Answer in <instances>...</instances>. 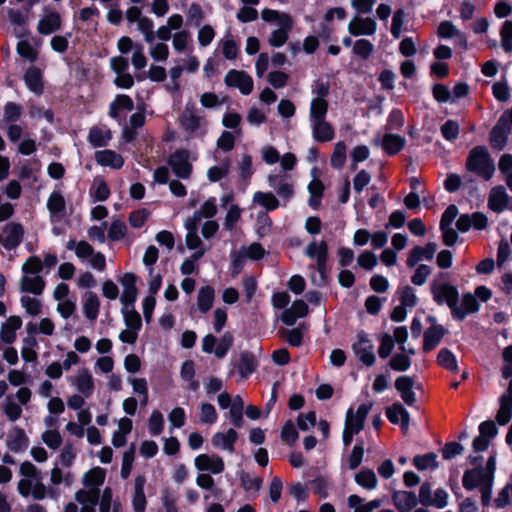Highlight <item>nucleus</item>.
<instances>
[{
    "label": "nucleus",
    "instance_id": "obj_27",
    "mask_svg": "<svg viewBox=\"0 0 512 512\" xmlns=\"http://www.w3.org/2000/svg\"><path fill=\"white\" fill-rule=\"evenodd\" d=\"M478 308L479 304L476 297L466 293L463 295L460 304L459 301L456 302L451 314L455 319L463 320L468 314L476 312Z\"/></svg>",
    "mask_w": 512,
    "mask_h": 512
},
{
    "label": "nucleus",
    "instance_id": "obj_46",
    "mask_svg": "<svg viewBox=\"0 0 512 512\" xmlns=\"http://www.w3.org/2000/svg\"><path fill=\"white\" fill-rule=\"evenodd\" d=\"M218 48L227 60H235L239 53V45L230 33L219 40Z\"/></svg>",
    "mask_w": 512,
    "mask_h": 512
},
{
    "label": "nucleus",
    "instance_id": "obj_44",
    "mask_svg": "<svg viewBox=\"0 0 512 512\" xmlns=\"http://www.w3.org/2000/svg\"><path fill=\"white\" fill-rule=\"evenodd\" d=\"M405 142L404 137L398 134L387 133L383 136L381 145L387 154L395 155L404 147Z\"/></svg>",
    "mask_w": 512,
    "mask_h": 512
},
{
    "label": "nucleus",
    "instance_id": "obj_14",
    "mask_svg": "<svg viewBox=\"0 0 512 512\" xmlns=\"http://www.w3.org/2000/svg\"><path fill=\"white\" fill-rule=\"evenodd\" d=\"M189 152L187 150H177L170 155L168 164L173 173L182 179H188L192 172V164L189 160Z\"/></svg>",
    "mask_w": 512,
    "mask_h": 512
},
{
    "label": "nucleus",
    "instance_id": "obj_40",
    "mask_svg": "<svg viewBox=\"0 0 512 512\" xmlns=\"http://www.w3.org/2000/svg\"><path fill=\"white\" fill-rule=\"evenodd\" d=\"M145 482L146 480L143 476H138L135 479L134 494L132 497L134 512H145L146 510L147 501L144 493Z\"/></svg>",
    "mask_w": 512,
    "mask_h": 512
},
{
    "label": "nucleus",
    "instance_id": "obj_16",
    "mask_svg": "<svg viewBox=\"0 0 512 512\" xmlns=\"http://www.w3.org/2000/svg\"><path fill=\"white\" fill-rule=\"evenodd\" d=\"M224 81L227 86L237 88L243 95H249L254 87L252 77L240 70L228 71Z\"/></svg>",
    "mask_w": 512,
    "mask_h": 512
},
{
    "label": "nucleus",
    "instance_id": "obj_8",
    "mask_svg": "<svg viewBox=\"0 0 512 512\" xmlns=\"http://www.w3.org/2000/svg\"><path fill=\"white\" fill-rule=\"evenodd\" d=\"M431 293L433 299L438 304H446L452 311L456 302L459 301V293L457 288L448 283L434 280L431 283Z\"/></svg>",
    "mask_w": 512,
    "mask_h": 512
},
{
    "label": "nucleus",
    "instance_id": "obj_13",
    "mask_svg": "<svg viewBox=\"0 0 512 512\" xmlns=\"http://www.w3.org/2000/svg\"><path fill=\"white\" fill-rule=\"evenodd\" d=\"M448 493L444 489H436L434 492L429 483L425 482L419 490V501L425 506H433L439 509L448 504Z\"/></svg>",
    "mask_w": 512,
    "mask_h": 512
},
{
    "label": "nucleus",
    "instance_id": "obj_59",
    "mask_svg": "<svg viewBox=\"0 0 512 512\" xmlns=\"http://www.w3.org/2000/svg\"><path fill=\"white\" fill-rule=\"evenodd\" d=\"M23 113V108L20 104L15 102H7L3 108V123H14L17 122Z\"/></svg>",
    "mask_w": 512,
    "mask_h": 512
},
{
    "label": "nucleus",
    "instance_id": "obj_22",
    "mask_svg": "<svg viewBox=\"0 0 512 512\" xmlns=\"http://www.w3.org/2000/svg\"><path fill=\"white\" fill-rule=\"evenodd\" d=\"M5 237L2 244L5 249L13 250L22 242L24 236V228L21 224L9 222L4 227Z\"/></svg>",
    "mask_w": 512,
    "mask_h": 512
},
{
    "label": "nucleus",
    "instance_id": "obj_30",
    "mask_svg": "<svg viewBox=\"0 0 512 512\" xmlns=\"http://www.w3.org/2000/svg\"><path fill=\"white\" fill-rule=\"evenodd\" d=\"M500 408L496 420L500 425L507 424L512 417V379L509 382L507 390L500 397Z\"/></svg>",
    "mask_w": 512,
    "mask_h": 512
},
{
    "label": "nucleus",
    "instance_id": "obj_63",
    "mask_svg": "<svg viewBox=\"0 0 512 512\" xmlns=\"http://www.w3.org/2000/svg\"><path fill=\"white\" fill-rule=\"evenodd\" d=\"M161 503L165 512H180L177 506L178 495L171 489L162 490Z\"/></svg>",
    "mask_w": 512,
    "mask_h": 512
},
{
    "label": "nucleus",
    "instance_id": "obj_62",
    "mask_svg": "<svg viewBox=\"0 0 512 512\" xmlns=\"http://www.w3.org/2000/svg\"><path fill=\"white\" fill-rule=\"evenodd\" d=\"M256 367V361L252 353L243 352L240 355L238 370L242 378L248 377L253 373Z\"/></svg>",
    "mask_w": 512,
    "mask_h": 512
},
{
    "label": "nucleus",
    "instance_id": "obj_10",
    "mask_svg": "<svg viewBox=\"0 0 512 512\" xmlns=\"http://www.w3.org/2000/svg\"><path fill=\"white\" fill-rule=\"evenodd\" d=\"M304 254L310 259L316 260V269L320 274L321 280L324 281L328 259L327 243L323 240H313L305 248Z\"/></svg>",
    "mask_w": 512,
    "mask_h": 512
},
{
    "label": "nucleus",
    "instance_id": "obj_53",
    "mask_svg": "<svg viewBox=\"0 0 512 512\" xmlns=\"http://www.w3.org/2000/svg\"><path fill=\"white\" fill-rule=\"evenodd\" d=\"M438 36L448 39L457 37L459 41L466 47L467 42L464 35L450 21H442L438 26Z\"/></svg>",
    "mask_w": 512,
    "mask_h": 512
},
{
    "label": "nucleus",
    "instance_id": "obj_37",
    "mask_svg": "<svg viewBox=\"0 0 512 512\" xmlns=\"http://www.w3.org/2000/svg\"><path fill=\"white\" fill-rule=\"evenodd\" d=\"M510 132V127L507 126L501 119L493 127L490 134V142L492 147L501 150L505 147Z\"/></svg>",
    "mask_w": 512,
    "mask_h": 512
},
{
    "label": "nucleus",
    "instance_id": "obj_1",
    "mask_svg": "<svg viewBox=\"0 0 512 512\" xmlns=\"http://www.w3.org/2000/svg\"><path fill=\"white\" fill-rule=\"evenodd\" d=\"M105 479L106 471L101 467H93L83 474L82 488L74 495L75 501L81 505L80 512H96Z\"/></svg>",
    "mask_w": 512,
    "mask_h": 512
},
{
    "label": "nucleus",
    "instance_id": "obj_36",
    "mask_svg": "<svg viewBox=\"0 0 512 512\" xmlns=\"http://www.w3.org/2000/svg\"><path fill=\"white\" fill-rule=\"evenodd\" d=\"M386 416L388 420L393 424H401L404 431L409 428L410 415L404 406L400 403H394L386 410Z\"/></svg>",
    "mask_w": 512,
    "mask_h": 512
},
{
    "label": "nucleus",
    "instance_id": "obj_58",
    "mask_svg": "<svg viewBox=\"0 0 512 512\" xmlns=\"http://www.w3.org/2000/svg\"><path fill=\"white\" fill-rule=\"evenodd\" d=\"M375 47L372 42L367 39L361 38L354 42L352 52L355 56L367 60L374 53Z\"/></svg>",
    "mask_w": 512,
    "mask_h": 512
},
{
    "label": "nucleus",
    "instance_id": "obj_20",
    "mask_svg": "<svg viewBox=\"0 0 512 512\" xmlns=\"http://www.w3.org/2000/svg\"><path fill=\"white\" fill-rule=\"evenodd\" d=\"M437 246L435 243H427L425 246H415L408 254L406 264L409 268L415 267L419 262L432 260L434 258Z\"/></svg>",
    "mask_w": 512,
    "mask_h": 512
},
{
    "label": "nucleus",
    "instance_id": "obj_60",
    "mask_svg": "<svg viewBox=\"0 0 512 512\" xmlns=\"http://www.w3.org/2000/svg\"><path fill=\"white\" fill-rule=\"evenodd\" d=\"M185 228L187 230L186 245L190 250L199 249L202 247V241L198 236V225L186 220Z\"/></svg>",
    "mask_w": 512,
    "mask_h": 512
},
{
    "label": "nucleus",
    "instance_id": "obj_6",
    "mask_svg": "<svg viewBox=\"0 0 512 512\" xmlns=\"http://www.w3.org/2000/svg\"><path fill=\"white\" fill-rule=\"evenodd\" d=\"M32 397L28 387H20L15 395H8L3 402V412L10 422H16L22 416V406L27 405Z\"/></svg>",
    "mask_w": 512,
    "mask_h": 512
},
{
    "label": "nucleus",
    "instance_id": "obj_4",
    "mask_svg": "<svg viewBox=\"0 0 512 512\" xmlns=\"http://www.w3.org/2000/svg\"><path fill=\"white\" fill-rule=\"evenodd\" d=\"M261 18L268 23L275 24L277 29L273 30L268 38V43L272 47L283 46L288 38L289 33L293 28V19L287 13L280 12L273 9H264L261 12Z\"/></svg>",
    "mask_w": 512,
    "mask_h": 512
},
{
    "label": "nucleus",
    "instance_id": "obj_41",
    "mask_svg": "<svg viewBox=\"0 0 512 512\" xmlns=\"http://www.w3.org/2000/svg\"><path fill=\"white\" fill-rule=\"evenodd\" d=\"M217 205H216V199L214 197L209 198L206 200L200 208L195 211L192 215V217L188 218L187 220L199 225V222L203 218H207L211 220L212 217H214L217 213Z\"/></svg>",
    "mask_w": 512,
    "mask_h": 512
},
{
    "label": "nucleus",
    "instance_id": "obj_28",
    "mask_svg": "<svg viewBox=\"0 0 512 512\" xmlns=\"http://www.w3.org/2000/svg\"><path fill=\"white\" fill-rule=\"evenodd\" d=\"M47 208L50 212V219L52 222L59 221L63 218L66 211V202L59 190H54L48 200Z\"/></svg>",
    "mask_w": 512,
    "mask_h": 512
},
{
    "label": "nucleus",
    "instance_id": "obj_15",
    "mask_svg": "<svg viewBox=\"0 0 512 512\" xmlns=\"http://www.w3.org/2000/svg\"><path fill=\"white\" fill-rule=\"evenodd\" d=\"M70 384L86 398H90L95 390L94 378L87 368H81L69 378Z\"/></svg>",
    "mask_w": 512,
    "mask_h": 512
},
{
    "label": "nucleus",
    "instance_id": "obj_19",
    "mask_svg": "<svg viewBox=\"0 0 512 512\" xmlns=\"http://www.w3.org/2000/svg\"><path fill=\"white\" fill-rule=\"evenodd\" d=\"M348 31L355 37L372 36L377 31V23L370 17L355 16L348 24Z\"/></svg>",
    "mask_w": 512,
    "mask_h": 512
},
{
    "label": "nucleus",
    "instance_id": "obj_5",
    "mask_svg": "<svg viewBox=\"0 0 512 512\" xmlns=\"http://www.w3.org/2000/svg\"><path fill=\"white\" fill-rule=\"evenodd\" d=\"M42 260L38 256H30L22 265V277L19 280V288L21 292L32 293L35 295L42 294L45 281L39 273L42 271Z\"/></svg>",
    "mask_w": 512,
    "mask_h": 512
},
{
    "label": "nucleus",
    "instance_id": "obj_9",
    "mask_svg": "<svg viewBox=\"0 0 512 512\" xmlns=\"http://www.w3.org/2000/svg\"><path fill=\"white\" fill-rule=\"evenodd\" d=\"M181 125L191 136H203L206 133L207 121L194 108L186 107L181 116Z\"/></svg>",
    "mask_w": 512,
    "mask_h": 512
},
{
    "label": "nucleus",
    "instance_id": "obj_64",
    "mask_svg": "<svg viewBox=\"0 0 512 512\" xmlns=\"http://www.w3.org/2000/svg\"><path fill=\"white\" fill-rule=\"evenodd\" d=\"M501 46L505 52H512V21L506 20L500 30Z\"/></svg>",
    "mask_w": 512,
    "mask_h": 512
},
{
    "label": "nucleus",
    "instance_id": "obj_12",
    "mask_svg": "<svg viewBox=\"0 0 512 512\" xmlns=\"http://www.w3.org/2000/svg\"><path fill=\"white\" fill-rule=\"evenodd\" d=\"M268 184L273 188L278 196L289 201L294 195V184L290 175L285 172L270 173L268 175Z\"/></svg>",
    "mask_w": 512,
    "mask_h": 512
},
{
    "label": "nucleus",
    "instance_id": "obj_45",
    "mask_svg": "<svg viewBox=\"0 0 512 512\" xmlns=\"http://www.w3.org/2000/svg\"><path fill=\"white\" fill-rule=\"evenodd\" d=\"M24 81L30 91L36 94L42 93V72L39 68L35 66L30 67L24 75Z\"/></svg>",
    "mask_w": 512,
    "mask_h": 512
},
{
    "label": "nucleus",
    "instance_id": "obj_61",
    "mask_svg": "<svg viewBox=\"0 0 512 512\" xmlns=\"http://www.w3.org/2000/svg\"><path fill=\"white\" fill-rule=\"evenodd\" d=\"M437 363L452 372L458 371V364L455 355L447 348L439 351L437 356Z\"/></svg>",
    "mask_w": 512,
    "mask_h": 512
},
{
    "label": "nucleus",
    "instance_id": "obj_18",
    "mask_svg": "<svg viewBox=\"0 0 512 512\" xmlns=\"http://www.w3.org/2000/svg\"><path fill=\"white\" fill-rule=\"evenodd\" d=\"M194 465L198 471L220 474L224 471L223 458L216 454H200L194 459Z\"/></svg>",
    "mask_w": 512,
    "mask_h": 512
},
{
    "label": "nucleus",
    "instance_id": "obj_49",
    "mask_svg": "<svg viewBox=\"0 0 512 512\" xmlns=\"http://www.w3.org/2000/svg\"><path fill=\"white\" fill-rule=\"evenodd\" d=\"M38 342L34 336H27L23 339L21 357L25 362H35L38 358L36 351Z\"/></svg>",
    "mask_w": 512,
    "mask_h": 512
},
{
    "label": "nucleus",
    "instance_id": "obj_21",
    "mask_svg": "<svg viewBox=\"0 0 512 512\" xmlns=\"http://www.w3.org/2000/svg\"><path fill=\"white\" fill-rule=\"evenodd\" d=\"M136 280L132 273L124 274L119 280L122 286L121 302L124 306H133L137 299Z\"/></svg>",
    "mask_w": 512,
    "mask_h": 512
},
{
    "label": "nucleus",
    "instance_id": "obj_35",
    "mask_svg": "<svg viewBox=\"0 0 512 512\" xmlns=\"http://www.w3.org/2000/svg\"><path fill=\"white\" fill-rule=\"evenodd\" d=\"M22 326L19 316H10L0 328V340L6 344H12L16 339V331Z\"/></svg>",
    "mask_w": 512,
    "mask_h": 512
},
{
    "label": "nucleus",
    "instance_id": "obj_51",
    "mask_svg": "<svg viewBox=\"0 0 512 512\" xmlns=\"http://www.w3.org/2000/svg\"><path fill=\"white\" fill-rule=\"evenodd\" d=\"M253 202L264 207L267 211H273L279 207V200L271 192H255Z\"/></svg>",
    "mask_w": 512,
    "mask_h": 512
},
{
    "label": "nucleus",
    "instance_id": "obj_57",
    "mask_svg": "<svg viewBox=\"0 0 512 512\" xmlns=\"http://www.w3.org/2000/svg\"><path fill=\"white\" fill-rule=\"evenodd\" d=\"M77 451L71 443H67L60 451L55 464L61 467L69 468L73 465L76 459Z\"/></svg>",
    "mask_w": 512,
    "mask_h": 512
},
{
    "label": "nucleus",
    "instance_id": "obj_32",
    "mask_svg": "<svg viewBox=\"0 0 512 512\" xmlns=\"http://www.w3.org/2000/svg\"><path fill=\"white\" fill-rule=\"evenodd\" d=\"M134 108L133 100L127 95H117L110 104L109 115L114 119H124L125 113Z\"/></svg>",
    "mask_w": 512,
    "mask_h": 512
},
{
    "label": "nucleus",
    "instance_id": "obj_29",
    "mask_svg": "<svg viewBox=\"0 0 512 512\" xmlns=\"http://www.w3.org/2000/svg\"><path fill=\"white\" fill-rule=\"evenodd\" d=\"M95 161L98 165L118 170L124 165V158L114 150L105 149L95 152Z\"/></svg>",
    "mask_w": 512,
    "mask_h": 512
},
{
    "label": "nucleus",
    "instance_id": "obj_26",
    "mask_svg": "<svg viewBox=\"0 0 512 512\" xmlns=\"http://www.w3.org/2000/svg\"><path fill=\"white\" fill-rule=\"evenodd\" d=\"M489 477L485 474L482 467L470 469L464 472L462 478L463 487L466 490H474L475 488H481L485 484L489 483Z\"/></svg>",
    "mask_w": 512,
    "mask_h": 512
},
{
    "label": "nucleus",
    "instance_id": "obj_38",
    "mask_svg": "<svg viewBox=\"0 0 512 512\" xmlns=\"http://www.w3.org/2000/svg\"><path fill=\"white\" fill-rule=\"evenodd\" d=\"M392 499L400 512H409L418 502L417 496L413 492L408 491H396Z\"/></svg>",
    "mask_w": 512,
    "mask_h": 512
},
{
    "label": "nucleus",
    "instance_id": "obj_33",
    "mask_svg": "<svg viewBox=\"0 0 512 512\" xmlns=\"http://www.w3.org/2000/svg\"><path fill=\"white\" fill-rule=\"evenodd\" d=\"M238 439L236 430L230 428L227 432H216L212 438L211 443L215 448L226 450L229 452L234 451V444Z\"/></svg>",
    "mask_w": 512,
    "mask_h": 512
},
{
    "label": "nucleus",
    "instance_id": "obj_3",
    "mask_svg": "<svg viewBox=\"0 0 512 512\" xmlns=\"http://www.w3.org/2000/svg\"><path fill=\"white\" fill-rule=\"evenodd\" d=\"M465 168L478 178L489 181L495 174V162L485 146H475L467 156Z\"/></svg>",
    "mask_w": 512,
    "mask_h": 512
},
{
    "label": "nucleus",
    "instance_id": "obj_42",
    "mask_svg": "<svg viewBox=\"0 0 512 512\" xmlns=\"http://www.w3.org/2000/svg\"><path fill=\"white\" fill-rule=\"evenodd\" d=\"M112 139V133L105 127L94 126L88 134V141L93 147H105Z\"/></svg>",
    "mask_w": 512,
    "mask_h": 512
},
{
    "label": "nucleus",
    "instance_id": "obj_25",
    "mask_svg": "<svg viewBox=\"0 0 512 512\" xmlns=\"http://www.w3.org/2000/svg\"><path fill=\"white\" fill-rule=\"evenodd\" d=\"M6 443L9 450L19 453L28 448L29 438L24 429L15 426L8 432Z\"/></svg>",
    "mask_w": 512,
    "mask_h": 512
},
{
    "label": "nucleus",
    "instance_id": "obj_43",
    "mask_svg": "<svg viewBox=\"0 0 512 512\" xmlns=\"http://www.w3.org/2000/svg\"><path fill=\"white\" fill-rule=\"evenodd\" d=\"M313 179L308 185V191L310 193L309 205L312 208H317L320 205L321 198L324 191V184L316 175V169L312 170Z\"/></svg>",
    "mask_w": 512,
    "mask_h": 512
},
{
    "label": "nucleus",
    "instance_id": "obj_47",
    "mask_svg": "<svg viewBox=\"0 0 512 512\" xmlns=\"http://www.w3.org/2000/svg\"><path fill=\"white\" fill-rule=\"evenodd\" d=\"M215 290L211 286L199 289L197 295V308L201 313H207L213 306Z\"/></svg>",
    "mask_w": 512,
    "mask_h": 512
},
{
    "label": "nucleus",
    "instance_id": "obj_31",
    "mask_svg": "<svg viewBox=\"0 0 512 512\" xmlns=\"http://www.w3.org/2000/svg\"><path fill=\"white\" fill-rule=\"evenodd\" d=\"M312 136L317 142H329L334 138L335 132L332 125L326 119L309 121Z\"/></svg>",
    "mask_w": 512,
    "mask_h": 512
},
{
    "label": "nucleus",
    "instance_id": "obj_17",
    "mask_svg": "<svg viewBox=\"0 0 512 512\" xmlns=\"http://www.w3.org/2000/svg\"><path fill=\"white\" fill-rule=\"evenodd\" d=\"M372 406L373 403L371 402L360 404L356 412L353 411V408H349L346 412L345 427L349 430H353V432L359 433L364 427L366 417Z\"/></svg>",
    "mask_w": 512,
    "mask_h": 512
},
{
    "label": "nucleus",
    "instance_id": "obj_7",
    "mask_svg": "<svg viewBox=\"0 0 512 512\" xmlns=\"http://www.w3.org/2000/svg\"><path fill=\"white\" fill-rule=\"evenodd\" d=\"M61 14L53 7L45 6L37 22L36 30L40 35L49 36L62 28Z\"/></svg>",
    "mask_w": 512,
    "mask_h": 512
},
{
    "label": "nucleus",
    "instance_id": "obj_39",
    "mask_svg": "<svg viewBox=\"0 0 512 512\" xmlns=\"http://www.w3.org/2000/svg\"><path fill=\"white\" fill-rule=\"evenodd\" d=\"M445 329L440 325H434L428 328L423 335V351L429 352L433 350L443 338Z\"/></svg>",
    "mask_w": 512,
    "mask_h": 512
},
{
    "label": "nucleus",
    "instance_id": "obj_56",
    "mask_svg": "<svg viewBox=\"0 0 512 512\" xmlns=\"http://www.w3.org/2000/svg\"><path fill=\"white\" fill-rule=\"evenodd\" d=\"M99 306L100 302L98 296L93 292L87 293L83 305V310L85 316L89 320H95L97 318L99 314Z\"/></svg>",
    "mask_w": 512,
    "mask_h": 512
},
{
    "label": "nucleus",
    "instance_id": "obj_48",
    "mask_svg": "<svg viewBox=\"0 0 512 512\" xmlns=\"http://www.w3.org/2000/svg\"><path fill=\"white\" fill-rule=\"evenodd\" d=\"M94 202L105 201L110 195V189L102 177H95L89 191Z\"/></svg>",
    "mask_w": 512,
    "mask_h": 512
},
{
    "label": "nucleus",
    "instance_id": "obj_55",
    "mask_svg": "<svg viewBox=\"0 0 512 512\" xmlns=\"http://www.w3.org/2000/svg\"><path fill=\"white\" fill-rule=\"evenodd\" d=\"M217 419L218 413L212 404L206 402L200 404L198 414L200 424L213 425L217 422Z\"/></svg>",
    "mask_w": 512,
    "mask_h": 512
},
{
    "label": "nucleus",
    "instance_id": "obj_54",
    "mask_svg": "<svg viewBox=\"0 0 512 512\" xmlns=\"http://www.w3.org/2000/svg\"><path fill=\"white\" fill-rule=\"evenodd\" d=\"M413 464L421 471L435 470L438 468L437 455L433 452L417 455L413 458Z\"/></svg>",
    "mask_w": 512,
    "mask_h": 512
},
{
    "label": "nucleus",
    "instance_id": "obj_2",
    "mask_svg": "<svg viewBox=\"0 0 512 512\" xmlns=\"http://www.w3.org/2000/svg\"><path fill=\"white\" fill-rule=\"evenodd\" d=\"M19 474L21 476L17 484L18 493L24 497H32L34 500H43L47 495V488L42 482L40 470L30 461L20 464Z\"/></svg>",
    "mask_w": 512,
    "mask_h": 512
},
{
    "label": "nucleus",
    "instance_id": "obj_34",
    "mask_svg": "<svg viewBox=\"0 0 512 512\" xmlns=\"http://www.w3.org/2000/svg\"><path fill=\"white\" fill-rule=\"evenodd\" d=\"M307 314V304L303 300H296L290 308L283 311L281 320L284 324L292 326L298 318L305 317Z\"/></svg>",
    "mask_w": 512,
    "mask_h": 512
},
{
    "label": "nucleus",
    "instance_id": "obj_52",
    "mask_svg": "<svg viewBox=\"0 0 512 512\" xmlns=\"http://www.w3.org/2000/svg\"><path fill=\"white\" fill-rule=\"evenodd\" d=\"M122 314L126 328L140 331L142 328V320L140 314L134 309L133 306H124Z\"/></svg>",
    "mask_w": 512,
    "mask_h": 512
},
{
    "label": "nucleus",
    "instance_id": "obj_24",
    "mask_svg": "<svg viewBox=\"0 0 512 512\" xmlns=\"http://www.w3.org/2000/svg\"><path fill=\"white\" fill-rule=\"evenodd\" d=\"M509 196L502 185L493 187L488 196V207L496 213H502L508 208Z\"/></svg>",
    "mask_w": 512,
    "mask_h": 512
},
{
    "label": "nucleus",
    "instance_id": "obj_50",
    "mask_svg": "<svg viewBox=\"0 0 512 512\" xmlns=\"http://www.w3.org/2000/svg\"><path fill=\"white\" fill-rule=\"evenodd\" d=\"M355 482L366 490H374L378 484L376 474L371 469L360 470L355 475Z\"/></svg>",
    "mask_w": 512,
    "mask_h": 512
},
{
    "label": "nucleus",
    "instance_id": "obj_23",
    "mask_svg": "<svg viewBox=\"0 0 512 512\" xmlns=\"http://www.w3.org/2000/svg\"><path fill=\"white\" fill-rule=\"evenodd\" d=\"M415 381L412 377L404 375L395 380V388L399 392L401 399L408 406H414L416 403V395L413 391Z\"/></svg>",
    "mask_w": 512,
    "mask_h": 512
},
{
    "label": "nucleus",
    "instance_id": "obj_11",
    "mask_svg": "<svg viewBox=\"0 0 512 512\" xmlns=\"http://www.w3.org/2000/svg\"><path fill=\"white\" fill-rule=\"evenodd\" d=\"M353 352L360 362L370 367L374 365L376 356L374 353V344L364 332L357 334V339L352 346Z\"/></svg>",
    "mask_w": 512,
    "mask_h": 512
}]
</instances>
